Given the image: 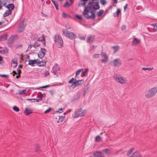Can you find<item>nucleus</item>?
Segmentation results:
<instances>
[{
    "mask_svg": "<svg viewBox=\"0 0 157 157\" xmlns=\"http://www.w3.org/2000/svg\"><path fill=\"white\" fill-rule=\"evenodd\" d=\"M98 2L94 0H90L87 6H85V9L82 13V14L87 18L94 20L95 17L94 13L95 10H98L100 6Z\"/></svg>",
    "mask_w": 157,
    "mask_h": 157,
    "instance_id": "f257e3e1",
    "label": "nucleus"
},
{
    "mask_svg": "<svg viewBox=\"0 0 157 157\" xmlns=\"http://www.w3.org/2000/svg\"><path fill=\"white\" fill-rule=\"evenodd\" d=\"M54 41L57 47L58 48H62L63 45V41L61 37L59 34L55 35L54 37Z\"/></svg>",
    "mask_w": 157,
    "mask_h": 157,
    "instance_id": "f03ea898",
    "label": "nucleus"
},
{
    "mask_svg": "<svg viewBox=\"0 0 157 157\" xmlns=\"http://www.w3.org/2000/svg\"><path fill=\"white\" fill-rule=\"evenodd\" d=\"M115 81L117 82L122 84L128 83V80L125 77L118 75L116 74L113 77Z\"/></svg>",
    "mask_w": 157,
    "mask_h": 157,
    "instance_id": "7ed1b4c3",
    "label": "nucleus"
},
{
    "mask_svg": "<svg viewBox=\"0 0 157 157\" xmlns=\"http://www.w3.org/2000/svg\"><path fill=\"white\" fill-rule=\"evenodd\" d=\"M157 93V87H154L150 89L145 93V96L147 98H151Z\"/></svg>",
    "mask_w": 157,
    "mask_h": 157,
    "instance_id": "20e7f679",
    "label": "nucleus"
},
{
    "mask_svg": "<svg viewBox=\"0 0 157 157\" xmlns=\"http://www.w3.org/2000/svg\"><path fill=\"white\" fill-rule=\"evenodd\" d=\"M62 32L63 34L66 37H67L71 40L75 39L77 37L76 35L72 32H68L65 29H63Z\"/></svg>",
    "mask_w": 157,
    "mask_h": 157,
    "instance_id": "39448f33",
    "label": "nucleus"
},
{
    "mask_svg": "<svg viewBox=\"0 0 157 157\" xmlns=\"http://www.w3.org/2000/svg\"><path fill=\"white\" fill-rule=\"evenodd\" d=\"M86 113V110L80 109L76 111L73 114V117L74 118H77L79 117L84 116Z\"/></svg>",
    "mask_w": 157,
    "mask_h": 157,
    "instance_id": "423d86ee",
    "label": "nucleus"
},
{
    "mask_svg": "<svg viewBox=\"0 0 157 157\" xmlns=\"http://www.w3.org/2000/svg\"><path fill=\"white\" fill-rule=\"evenodd\" d=\"M52 72L53 74L54 77H57L60 74V68L57 64H56L53 67Z\"/></svg>",
    "mask_w": 157,
    "mask_h": 157,
    "instance_id": "0eeeda50",
    "label": "nucleus"
},
{
    "mask_svg": "<svg viewBox=\"0 0 157 157\" xmlns=\"http://www.w3.org/2000/svg\"><path fill=\"white\" fill-rule=\"evenodd\" d=\"M110 64L115 67H119L121 65V60L120 59H115L110 62Z\"/></svg>",
    "mask_w": 157,
    "mask_h": 157,
    "instance_id": "6e6552de",
    "label": "nucleus"
},
{
    "mask_svg": "<svg viewBox=\"0 0 157 157\" xmlns=\"http://www.w3.org/2000/svg\"><path fill=\"white\" fill-rule=\"evenodd\" d=\"M46 52V50L44 48H42L39 52L38 55L39 58L42 59L44 57Z\"/></svg>",
    "mask_w": 157,
    "mask_h": 157,
    "instance_id": "1a4fd4ad",
    "label": "nucleus"
},
{
    "mask_svg": "<svg viewBox=\"0 0 157 157\" xmlns=\"http://www.w3.org/2000/svg\"><path fill=\"white\" fill-rule=\"evenodd\" d=\"M83 83L84 81L83 80H79L73 83L72 86L74 88L82 84Z\"/></svg>",
    "mask_w": 157,
    "mask_h": 157,
    "instance_id": "9d476101",
    "label": "nucleus"
},
{
    "mask_svg": "<svg viewBox=\"0 0 157 157\" xmlns=\"http://www.w3.org/2000/svg\"><path fill=\"white\" fill-rule=\"evenodd\" d=\"M16 36H12L9 39L8 44L9 46H11V44H13L16 39Z\"/></svg>",
    "mask_w": 157,
    "mask_h": 157,
    "instance_id": "9b49d317",
    "label": "nucleus"
},
{
    "mask_svg": "<svg viewBox=\"0 0 157 157\" xmlns=\"http://www.w3.org/2000/svg\"><path fill=\"white\" fill-rule=\"evenodd\" d=\"M101 55V57L104 58L103 59H101V62L103 63L107 62L108 61V58L106 54L104 52H102Z\"/></svg>",
    "mask_w": 157,
    "mask_h": 157,
    "instance_id": "f8f14e48",
    "label": "nucleus"
},
{
    "mask_svg": "<svg viewBox=\"0 0 157 157\" xmlns=\"http://www.w3.org/2000/svg\"><path fill=\"white\" fill-rule=\"evenodd\" d=\"M94 157H105L104 154L101 151H97L94 154Z\"/></svg>",
    "mask_w": 157,
    "mask_h": 157,
    "instance_id": "ddd939ff",
    "label": "nucleus"
},
{
    "mask_svg": "<svg viewBox=\"0 0 157 157\" xmlns=\"http://www.w3.org/2000/svg\"><path fill=\"white\" fill-rule=\"evenodd\" d=\"M94 36L90 35L87 38V42L88 43L91 44L94 42Z\"/></svg>",
    "mask_w": 157,
    "mask_h": 157,
    "instance_id": "4468645a",
    "label": "nucleus"
},
{
    "mask_svg": "<svg viewBox=\"0 0 157 157\" xmlns=\"http://www.w3.org/2000/svg\"><path fill=\"white\" fill-rule=\"evenodd\" d=\"M33 110L29 108H26L24 111V113L26 115H29L32 113Z\"/></svg>",
    "mask_w": 157,
    "mask_h": 157,
    "instance_id": "2eb2a0df",
    "label": "nucleus"
},
{
    "mask_svg": "<svg viewBox=\"0 0 157 157\" xmlns=\"http://www.w3.org/2000/svg\"><path fill=\"white\" fill-rule=\"evenodd\" d=\"M12 66L13 68L16 67L17 65V59H13L11 62Z\"/></svg>",
    "mask_w": 157,
    "mask_h": 157,
    "instance_id": "dca6fc26",
    "label": "nucleus"
},
{
    "mask_svg": "<svg viewBox=\"0 0 157 157\" xmlns=\"http://www.w3.org/2000/svg\"><path fill=\"white\" fill-rule=\"evenodd\" d=\"M38 62V59L34 60H29L28 64L32 66H34L35 64L37 63Z\"/></svg>",
    "mask_w": 157,
    "mask_h": 157,
    "instance_id": "f3484780",
    "label": "nucleus"
},
{
    "mask_svg": "<svg viewBox=\"0 0 157 157\" xmlns=\"http://www.w3.org/2000/svg\"><path fill=\"white\" fill-rule=\"evenodd\" d=\"M129 157H142V156L140 153L138 152H136L133 153L132 156Z\"/></svg>",
    "mask_w": 157,
    "mask_h": 157,
    "instance_id": "a211bd4d",
    "label": "nucleus"
},
{
    "mask_svg": "<svg viewBox=\"0 0 157 157\" xmlns=\"http://www.w3.org/2000/svg\"><path fill=\"white\" fill-rule=\"evenodd\" d=\"M140 42V40L135 38L133 39V42L132 43V45H136L137 44Z\"/></svg>",
    "mask_w": 157,
    "mask_h": 157,
    "instance_id": "6ab92c4d",
    "label": "nucleus"
},
{
    "mask_svg": "<svg viewBox=\"0 0 157 157\" xmlns=\"http://www.w3.org/2000/svg\"><path fill=\"white\" fill-rule=\"evenodd\" d=\"M151 29L153 32H157V24H153L151 25Z\"/></svg>",
    "mask_w": 157,
    "mask_h": 157,
    "instance_id": "aec40b11",
    "label": "nucleus"
},
{
    "mask_svg": "<svg viewBox=\"0 0 157 157\" xmlns=\"http://www.w3.org/2000/svg\"><path fill=\"white\" fill-rule=\"evenodd\" d=\"M24 29V27L23 26V24H21L19 26V28L18 29V31L19 33L22 32Z\"/></svg>",
    "mask_w": 157,
    "mask_h": 157,
    "instance_id": "412c9836",
    "label": "nucleus"
},
{
    "mask_svg": "<svg viewBox=\"0 0 157 157\" xmlns=\"http://www.w3.org/2000/svg\"><path fill=\"white\" fill-rule=\"evenodd\" d=\"M112 48L114 49V53H115L119 50L120 47L118 46H113L112 47Z\"/></svg>",
    "mask_w": 157,
    "mask_h": 157,
    "instance_id": "4be33fe9",
    "label": "nucleus"
},
{
    "mask_svg": "<svg viewBox=\"0 0 157 157\" xmlns=\"http://www.w3.org/2000/svg\"><path fill=\"white\" fill-rule=\"evenodd\" d=\"M82 69L83 70L81 71L82 73V75H83L84 76H86L87 75L88 69Z\"/></svg>",
    "mask_w": 157,
    "mask_h": 157,
    "instance_id": "5701e85b",
    "label": "nucleus"
},
{
    "mask_svg": "<svg viewBox=\"0 0 157 157\" xmlns=\"http://www.w3.org/2000/svg\"><path fill=\"white\" fill-rule=\"evenodd\" d=\"M12 11L10 10H8L6 11L4 13L3 15V16L4 17H5L8 16L10 14H11Z\"/></svg>",
    "mask_w": 157,
    "mask_h": 157,
    "instance_id": "b1692460",
    "label": "nucleus"
},
{
    "mask_svg": "<svg viewBox=\"0 0 157 157\" xmlns=\"http://www.w3.org/2000/svg\"><path fill=\"white\" fill-rule=\"evenodd\" d=\"M27 100H30L32 102H38L42 100V99H28Z\"/></svg>",
    "mask_w": 157,
    "mask_h": 157,
    "instance_id": "393cba45",
    "label": "nucleus"
},
{
    "mask_svg": "<svg viewBox=\"0 0 157 157\" xmlns=\"http://www.w3.org/2000/svg\"><path fill=\"white\" fill-rule=\"evenodd\" d=\"M37 63L38 64V65L40 66H45L46 65V63L45 62H42V61H41L38 60Z\"/></svg>",
    "mask_w": 157,
    "mask_h": 157,
    "instance_id": "a878e982",
    "label": "nucleus"
},
{
    "mask_svg": "<svg viewBox=\"0 0 157 157\" xmlns=\"http://www.w3.org/2000/svg\"><path fill=\"white\" fill-rule=\"evenodd\" d=\"M102 151L107 155H110L111 154L109 149L108 148L103 149L102 150Z\"/></svg>",
    "mask_w": 157,
    "mask_h": 157,
    "instance_id": "bb28decb",
    "label": "nucleus"
},
{
    "mask_svg": "<svg viewBox=\"0 0 157 157\" xmlns=\"http://www.w3.org/2000/svg\"><path fill=\"white\" fill-rule=\"evenodd\" d=\"M14 5L13 4H10L7 6H6V7L9 10L10 9H11V10H13L14 8Z\"/></svg>",
    "mask_w": 157,
    "mask_h": 157,
    "instance_id": "cd10ccee",
    "label": "nucleus"
},
{
    "mask_svg": "<svg viewBox=\"0 0 157 157\" xmlns=\"http://www.w3.org/2000/svg\"><path fill=\"white\" fill-rule=\"evenodd\" d=\"M38 41H45V37L44 35H42V36L40 37L38 39Z\"/></svg>",
    "mask_w": 157,
    "mask_h": 157,
    "instance_id": "c85d7f7f",
    "label": "nucleus"
},
{
    "mask_svg": "<svg viewBox=\"0 0 157 157\" xmlns=\"http://www.w3.org/2000/svg\"><path fill=\"white\" fill-rule=\"evenodd\" d=\"M101 140V138L99 136H97L95 138V141L100 142Z\"/></svg>",
    "mask_w": 157,
    "mask_h": 157,
    "instance_id": "c756f323",
    "label": "nucleus"
},
{
    "mask_svg": "<svg viewBox=\"0 0 157 157\" xmlns=\"http://www.w3.org/2000/svg\"><path fill=\"white\" fill-rule=\"evenodd\" d=\"M8 53V51L7 49H3L0 50V53L1 54H7Z\"/></svg>",
    "mask_w": 157,
    "mask_h": 157,
    "instance_id": "7c9ffc66",
    "label": "nucleus"
},
{
    "mask_svg": "<svg viewBox=\"0 0 157 157\" xmlns=\"http://www.w3.org/2000/svg\"><path fill=\"white\" fill-rule=\"evenodd\" d=\"M53 4L55 5L56 9L57 10H58V5L57 3L55 2L53 0H51Z\"/></svg>",
    "mask_w": 157,
    "mask_h": 157,
    "instance_id": "2f4dec72",
    "label": "nucleus"
},
{
    "mask_svg": "<svg viewBox=\"0 0 157 157\" xmlns=\"http://www.w3.org/2000/svg\"><path fill=\"white\" fill-rule=\"evenodd\" d=\"M120 12H121V10L119 9H118L117 10L116 13H115V14L114 13H113L114 16L118 17L119 14L120 13Z\"/></svg>",
    "mask_w": 157,
    "mask_h": 157,
    "instance_id": "473e14b6",
    "label": "nucleus"
},
{
    "mask_svg": "<svg viewBox=\"0 0 157 157\" xmlns=\"http://www.w3.org/2000/svg\"><path fill=\"white\" fill-rule=\"evenodd\" d=\"M104 11L103 10H100L97 13V16L100 17L104 13Z\"/></svg>",
    "mask_w": 157,
    "mask_h": 157,
    "instance_id": "72a5a7b5",
    "label": "nucleus"
},
{
    "mask_svg": "<svg viewBox=\"0 0 157 157\" xmlns=\"http://www.w3.org/2000/svg\"><path fill=\"white\" fill-rule=\"evenodd\" d=\"M83 70L82 69H78L76 72V78H77L78 77H77V75H79L80 73L81 72V71Z\"/></svg>",
    "mask_w": 157,
    "mask_h": 157,
    "instance_id": "f704fd0d",
    "label": "nucleus"
},
{
    "mask_svg": "<svg viewBox=\"0 0 157 157\" xmlns=\"http://www.w3.org/2000/svg\"><path fill=\"white\" fill-rule=\"evenodd\" d=\"M134 148H131L128 152L127 153V155H129L132 152V151L134 150Z\"/></svg>",
    "mask_w": 157,
    "mask_h": 157,
    "instance_id": "c9c22d12",
    "label": "nucleus"
},
{
    "mask_svg": "<svg viewBox=\"0 0 157 157\" xmlns=\"http://www.w3.org/2000/svg\"><path fill=\"white\" fill-rule=\"evenodd\" d=\"M35 150H36V152H39L40 150V147H39V145H36V146Z\"/></svg>",
    "mask_w": 157,
    "mask_h": 157,
    "instance_id": "e433bc0d",
    "label": "nucleus"
},
{
    "mask_svg": "<svg viewBox=\"0 0 157 157\" xmlns=\"http://www.w3.org/2000/svg\"><path fill=\"white\" fill-rule=\"evenodd\" d=\"M62 15L63 17L64 18H67L69 17V16L64 12H63Z\"/></svg>",
    "mask_w": 157,
    "mask_h": 157,
    "instance_id": "4c0bfd02",
    "label": "nucleus"
},
{
    "mask_svg": "<svg viewBox=\"0 0 157 157\" xmlns=\"http://www.w3.org/2000/svg\"><path fill=\"white\" fill-rule=\"evenodd\" d=\"M13 109L16 112H18L19 111V109L18 107L16 106H14L13 108Z\"/></svg>",
    "mask_w": 157,
    "mask_h": 157,
    "instance_id": "58836bf2",
    "label": "nucleus"
},
{
    "mask_svg": "<svg viewBox=\"0 0 157 157\" xmlns=\"http://www.w3.org/2000/svg\"><path fill=\"white\" fill-rule=\"evenodd\" d=\"M64 119V117L62 116L60 117L58 121V122H61L63 121Z\"/></svg>",
    "mask_w": 157,
    "mask_h": 157,
    "instance_id": "ea45409f",
    "label": "nucleus"
},
{
    "mask_svg": "<svg viewBox=\"0 0 157 157\" xmlns=\"http://www.w3.org/2000/svg\"><path fill=\"white\" fill-rule=\"evenodd\" d=\"M154 67H151V68H145V67H143L142 68V70H152L153 69Z\"/></svg>",
    "mask_w": 157,
    "mask_h": 157,
    "instance_id": "a19ab883",
    "label": "nucleus"
},
{
    "mask_svg": "<svg viewBox=\"0 0 157 157\" xmlns=\"http://www.w3.org/2000/svg\"><path fill=\"white\" fill-rule=\"evenodd\" d=\"M40 46V44L37 42H35L33 45V46L34 48H36Z\"/></svg>",
    "mask_w": 157,
    "mask_h": 157,
    "instance_id": "79ce46f5",
    "label": "nucleus"
},
{
    "mask_svg": "<svg viewBox=\"0 0 157 157\" xmlns=\"http://www.w3.org/2000/svg\"><path fill=\"white\" fill-rule=\"evenodd\" d=\"M100 56V55L99 54H94L93 56V58H97L99 57Z\"/></svg>",
    "mask_w": 157,
    "mask_h": 157,
    "instance_id": "37998d69",
    "label": "nucleus"
},
{
    "mask_svg": "<svg viewBox=\"0 0 157 157\" xmlns=\"http://www.w3.org/2000/svg\"><path fill=\"white\" fill-rule=\"evenodd\" d=\"M100 3L102 5H104L106 3V2L105 0H101Z\"/></svg>",
    "mask_w": 157,
    "mask_h": 157,
    "instance_id": "c03bdc74",
    "label": "nucleus"
},
{
    "mask_svg": "<svg viewBox=\"0 0 157 157\" xmlns=\"http://www.w3.org/2000/svg\"><path fill=\"white\" fill-rule=\"evenodd\" d=\"M49 71H46L44 73V77H47L49 75Z\"/></svg>",
    "mask_w": 157,
    "mask_h": 157,
    "instance_id": "a18cd8bd",
    "label": "nucleus"
},
{
    "mask_svg": "<svg viewBox=\"0 0 157 157\" xmlns=\"http://www.w3.org/2000/svg\"><path fill=\"white\" fill-rule=\"evenodd\" d=\"M0 77L7 78L8 77V75L0 74Z\"/></svg>",
    "mask_w": 157,
    "mask_h": 157,
    "instance_id": "49530a36",
    "label": "nucleus"
},
{
    "mask_svg": "<svg viewBox=\"0 0 157 157\" xmlns=\"http://www.w3.org/2000/svg\"><path fill=\"white\" fill-rule=\"evenodd\" d=\"M26 91V90H22L20 91V92H19V93L21 94H24L25 93Z\"/></svg>",
    "mask_w": 157,
    "mask_h": 157,
    "instance_id": "de8ad7c7",
    "label": "nucleus"
},
{
    "mask_svg": "<svg viewBox=\"0 0 157 157\" xmlns=\"http://www.w3.org/2000/svg\"><path fill=\"white\" fill-rule=\"evenodd\" d=\"M76 80L75 79H74V78H72L70 80H69L68 82L69 83H72L74 81H75Z\"/></svg>",
    "mask_w": 157,
    "mask_h": 157,
    "instance_id": "09e8293b",
    "label": "nucleus"
},
{
    "mask_svg": "<svg viewBox=\"0 0 157 157\" xmlns=\"http://www.w3.org/2000/svg\"><path fill=\"white\" fill-rule=\"evenodd\" d=\"M51 109V108H48L44 112V113H49Z\"/></svg>",
    "mask_w": 157,
    "mask_h": 157,
    "instance_id": "8fccbe9b",
    "label": "nucleus"
},
{
    "mask_svg": "<svg viewBox=\"0 0 157 157\" xmlns=\"http://www.w3.org/2000/svg\"><path fill=\"white\" fill-rule=\"evenodd\" d=\"M126 28V27L125 25H123L121 28V30H125Z\"/></svg>",
    "mask_w": 157,
    "mask_h": 157,
    "instance_id": "3c124183",
    "label": "nucleus"
},
{
    "mask_svg": "<svg viewBox=\"0 0 157 157\" xmlns=\"http://www.w3.org/2000/svg\"><path fill=\"white\" fill-rule=\"evenodd\" d=\"M76 17L78 19L81 20L82 19V17L78 15H76Z\"/></svg>",
    "mask_w": 157,
    "mask_h": 157,
    "instance_id": "603ef678",
    "label": "nucleus"
},
{
    "mask_svg": "<svg viewBox=\"0 0 157 157\" xmlns=\"http://www.w3.org/2000/svg\"><path fill=\"white\" fill-rule=\"evenodd\" d=\"M64 109H59V110L58 112L59 113H62L63 112V110Z\"/></svg>",
    "mask_w": 157,
    "mask_h": 157,
    "instance_id": "864d4df0",
    "label": "nucleus"
},
{
    "mask_svg": "<svg viewBox=\"0 0 157 157\" xmlns=\"http://www.w3.org/2000/svg\"><path fill=\"white\" fill-rule=\"evenodd\" d=\"M17 70L18 74H20L21 72V70L18 68H17Z\"/></svg>",
    "mask_w": 157,
    "mask_h": 157,
    "instance_id": "5fc2aeb1",
    "label": "nucleus"
},
{
    "mask_svg": "<svg viewBox=\"0 0 157 157\" xmlns=\"http://www.w3.org/2000/svg\"><path fill=\"white\" fill-rule=\"evenodd\" d=\"M127 6H128V4H126V5L125 6H124V10L125 11V10H126V9L127 7Z\"/></svg>",
    "mask_w": 157,
    "mask_h": 157,
    "instance_id": "6e6d98bb",
    "label": "nucleus"
},
{
    "mask_svg": "<svg viewBox=\"0 0 157 157\" xmlns=\"http://www.w3.org/2000/svg\"><path fill=\"white\" fill-rule=\"evenodd\" d=\"M89 87H87V88H86L87 90H84V94L83 95L84 96L85 95V93H86L87 92V91L89 90Z\"/></svg>",
    "mask_w": 157,
    "mask_h": 157,
    "instance_id": "4d7b16f0",
    "label": "nucleus"
},
{
    "mask_svg": "<svg viewBox=\"0 0 157 157\" xmlns=\"http://www.w3.org/2000/svg\"><path fill=\"white\" fill-rule=\"evenodd\" d=\"M83 2V5H85L86 3V2L88 1V0H82Z\"/></svg>",
    "mask_w": 157,
    "mask_h": 157,
    "instance_id": "13d9d810",
    "label": "nucleus"
},
{
    "mask_svg": "<svg viewBox=\"0 0 157 157\" xmlns=\"http://www.w3.org/2000/svg\"><path fill=\"white\" fill-rule=\"evenodd\" d=\"M32 48V45H30L29 46L28 48V50L29 51V50Z\"/></svg>",
    "mask_w": 157,
    "mask_h": 157,
    "instance_id": "bf43d9fd",
    "label": "nucleus"
},
{
    "mask_svg": "<svg viewBox=\"0 0 157 157\" xmlns=\"http://www.w3.org/2000/svg\"><path fill=\"white\" fill-rule=\"evenodd\" d=\"M113 3H117L118 2L117 0H113Z\"/></svg>",
    "mask_w": 157,
    "mask_h": 157,
    "instance_id": "052dcab7",
    "label": "nucleus"
},
{
    "mask_svg": "<svg viewBox=\"0 0 157 157\" xmlns=\"http://www.w3.org/2000/svg\"><path fill=\"white\" fill-rule=\"evenodd\" d=\"M80 38L81 40H84L85 39V37L84 36H80Z\"/></svg>",
    "mask_w": 157,
    "mask_h": 157,
    "instance_id": "680f3d73",
    "label": "nucleus"
},
{
    "mask_svg": "<svg viewBox=\"0 0 157 157\" xmlns=\"http://www.w3.org/2000/svg\"><path fill=\"white\" fill-rule=\"evenodd\" d=\"M3 60V59L2 57L0 56V62L2 61Z\"/></svg>",
    "mask_w": 157,
    "mask_h": 157,
    "instance_id": "e2e57ef3",
    "label": "nucleus"
},
{
    "mask_svg": "<svg viewBox=\"0 0 157 157\" xmlns=\"http://www.w3.org/2000/svg\"><path fill=\"white\" fill-rule=\"evenodd\" d=\"M13 73L14 74H17L16 72V71H13Z\"/></svg>",
    "mask_w": 157,
    "mask_h": 157,
    "instance_id": "0e129e2a",
    "label": "nucleus"
},
{
    "mask_svg": "<svg viewBox=\"0 0 157 157\" xmlns=\"http://www.w3.org/2000/svg\"><path fill=\"white\" fill-rule=\"evenodd\" d=\"M42 95H43V94H41V95H40V97H40V99L41 98V99H42Z\"/></svg>",
    "mask_w": 157,
    "mask_h": 157,
    "instance_id": "69168bd1",
    "label": "nucleus"
},
{
    "mask_svg": "<svg viewBox=\"0 0 157 157\" xmlns=\"http://www.w3.org/2000/svg\"><path fill=\"white\" fill-rule=\"evenodd\" d=\"M40 88H46V86H44L42 87H40Z\"/></svg>",
    "mask_w": 157,
    "mask_h": 157,
    "instance_id": "338daca9",
    "label": "nucleus"
},
{
    "mask_svg": "<svg viewBox=\"0 0 157 157\" xmlns=\"http://www.w3.org/2000/svg\"><path fill=\"white\" fill-rule=\"evenodd\" d=\"M19 75H17L16 76V78L17 79L18 78H19Z\"/></svg>",
    "mask_w": 157,
    "mask_h": 157,
    "instance_id": "774afa93",
    "label": "nucleus"
}]
</instances>
